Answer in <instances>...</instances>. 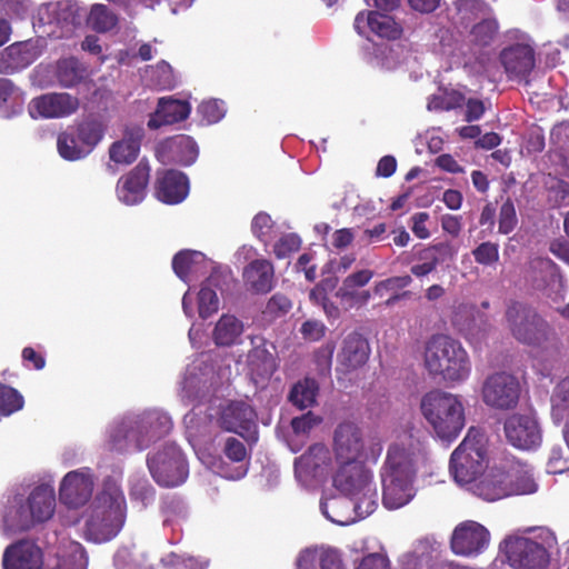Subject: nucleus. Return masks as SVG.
Listing matches in <instances>:
<instances>
[{
    "label": "nucleus",
    "mask_w": 569,
    "mask_h": 569,
    "mask_svg": "<svg viewBox=\"0 0 569 569\" xmlns=\"http://www.w3.org/2000/svg\"><path fill=\"white\" fill-rule=\"evenodd\" d=\"M157 159L163 164L191 166L199 156L196 140L187 134H178L161 141L156 149Z\"/></svg>",
    "instance_id": "7c9ffc66"
},
{
    "label": "nucleus",
    "mask_w": 569,
    "mask_h": 569,
    "mask_svg": "<svg viewBox=\"0 0 569 569\" xmlns=\"http://www.w3.org/2000/svg\"><path fill=\"white\" fill-rule=\"evenodd\" d=\"M301 247V239L296 233H286L273 244V253L278 259H286Z\"/></svg>",
    "instance_id": "774afa93"
},
{
    "label": "nucleus",
    "mask_w": 569,
    "mask_h": 569,
    "mask_svg": "<svg viewBox=\"0 0 569 569\" xmlns=\"http://www.w3.org/2000/svg\"><path fill=\"white\" fill-rule=\"evenodd\" d=\"M117 569H153L146 555L137 550L122 548L114 556Z\"/></svg>",
    "instance_id": "052dcab7"
},
{
    "label": "nucleus",
    "mask_w": 569,
    "mask_h": 569,
    "mask_svg": "<svg viewBox=\"0 0 569 569\" xmlns=\"http://www.w3.org/2000/svg\"><path fill=\"white\" fill-rule=\"evenodd\" d=\"M26 92L11 79L0 78V114L10 119L23 111Z\"/></svg>",
    "instance_id": "c03bdc74"
},
{
    "label": "nucleus",
    "mask_w": 569,
    "mask_h": 569,
    "mask_svg": "<svg viewBox=\"0 0 569 569\" xmlns=\"http://www.w3.org/2000/svg\"><path fill=\"white\" fill-rule=\"evenodd\" d=\"M57 149L60 157L68 161H77L89 156L73 127L58 136Z\"/></svg>",
    "instance_id": "49530a36"
},
{
    "label": "nucleus",
    "mask_w": 569,
    "mask_h": 569,
    "mask_svg": "<svg viewBox=\"0 0 569 569\" xmlns=\"http://www.w3.org/2000/svg\"><path fill=\"white\" fill-rule=\"evenodd\" d=\"M87 565L83 547L64 537L51 548L46 562L42 549L29 539L9 545L2 556L3 569H87Z\"/></svg>",
    "instance_id": "20e7f679"
},
{
    "label": "nucleus",
    "mask_w": 569,
    "mask_h": 569,
    "mask_svg": "<svg viewBox=\"0 0 569 569\" xmlns=\"http://www.w3.org/2000/svg\"><path fill=\"white\" fill-rule=\"evenodd\" d=\"M367 51L369 62L386 70H392L401 62L399 50L388 43H372Z\"/></svg>",
    "instance_id": "8fccbe9b"
},
{
    "label": "nucleus",
    "mask_w": 569,
    "mask_h": 569,
    "mask_svg": "<svg viewBox=\"0 0 569 569\" xmlns=\"http://www.w3.org/2000/svg\"><path fill=\"white\" fill-rule=\"evenodd\" d=\"M453 249L448 242H440L429 246L420 251L419 260L421 262L411 267V273L418 278L431 273L438 263L447 258H452Z\"/></svg>",
    "instance_id": "a18cd8bd"
},
{
    "label": "nucleus",
    "mask_w": 569,
    "mask_h": 569,
    "mask_svg": "<svg viewBox=\"0 0 569 569\" xmlns=\"http://www.w3.org/2000/svg\"><path fill=\"white\" fill-rule=\"evenodd\" d=\"M458 14L462 23H470L490 16V9L482 0H458Z\"/></svg>",
    "instance_id": "13d9d810"
},
{
    "label": "nucleus",
    "mask_w": 569,
    "mask_h": 569,
    "mask_svg": "<svg viewBox=\"0 0 569 569\" xmlns=\"http://www.w3.org/2000/svg\"><path fill=\"white\" fill-rule=\"evenodd\" d=\"M533 287L559 302L565 298V284L557 266L549 258H536L530 262Z\"/></svg>",
    "instance_id": "473e14b6"
},
{
    "label": "nucleus",
    "mask_w": 569,
    "mask_h": 569,
    "mask_svg": "<svg viewBox=\"0 0 569 569\" xmlns=\"http://www.w3.org/2000/svg\"><path fill=\"white\" fill-rule=\"evenodd\" d=\"M463 101L465 97L457 90H440L429 98L427 107L430 111L451 110L462 106Z\"/></svg>",
    "instance_id": "bf43d9fd"
},
{
    "label": "nucleus",
    "mask_w": 569,
    "mask_h": 569,
    "mask_svg": "<svg viewBox=\"0 0 569 569\" xmlns=\"http://www.w3.org/2000/svg\"><path fill=\"white\" fill-rule=\"evenodd\" d=\"M425 459V448L412 435L402 433L391 442L380 471L386 509H400L415 498L417 468Z\"/></svg>",
    "instance_id": "f257e3e1"
},
{
    "label": "nucleus",
    "mask_w": 569,
    "mask_h": 569,
    "mask_svg": "<svg viewBox=\"0 0 569 569\" xmlns=\"http://www.w3.org/2000/svg\"><path fill=\"white\" fill-rule=\"evenodd\" d=\"M321 513L332 523L349 526L360 519H365L355 508V501L347 496L322 497L320 501Z\"/></svg>",
    "instance_id": "58836bf2"
},
{
    "label": "nucleus",
    "mask_w": 569,
    "mask_h": 569,
    "mask_svg": "<svg viewBox=\"0 0 569 569\" xmlns=\"http://www.w3.org/2000/svg\"><path fill=\"white\" fill-rule=\"evenodd\" d=\"M54 510L56 493L49 483L36 486L27 498L10 493L2 502L1 530L7 536L27 531L51 519Z\"/></svg>",
    "instance_id": "423d86ee"
},
{
    "label": "nucleus",
    "mask_w": 569,
    "mask_h": 569,
    "mask_svg": "<svg viewBox=\"0 0 569 569\" xmlns=\"http://www.w3.org/2000/svg\"><path fill=\"white\" fill-rule=\"evenodd\" d=\"M44 50L43 39L14 42L0 50V74H14L33 63Z\"/></svg>",
    "instance_id": "cd10ccee"
},
{
    "label": "nucleus",
    "mask_w": 569,
    "mask_h": 569,
    "mask_svg": "<svg viewBox=\"0 0 569 569\" xmlns=\"http://www.w3.org/2000/svg\"><path fill=\"white\" fill-rule=\"evenodd\" d=\"M161 562L164 567L172 569H207L209 567V559L189 553L170 552L161 559Z\"/></svg>",
    "instance_id": "4d7b16f0"
},
{
    "label": "nucleus",
    "mask_w": 569,
    "mask_h": 569,
    "mask_svg": "<svg viewBox=\"0 0 569 569\" xmlns=\"http://www.w3.org/2000/svg\"><path fill=\"white\" fill-rule=\"evenodd\" d=\"M144 80L158 90H171L177 86V78L172 68L166 61L148 67L144 72Z\"/></svg>",
    "instance_id": "09e8293b"
},
{
    "label": "nucleus",
    "mask_w": 569,
    "mask_h": 569,
    "mask_svg": "<svg viewBox=\"0 0 569 569\" xmlns=\"http://www.w3.org/2000/svg\"><path fill=\"white\" fill-rule=\"evenodd\" d=\"M143 134L144 130L141 126H127L123 131V137L111 143L109 147L110 162L107 163V170L110 173H116L117 166H129L136 161L140 152Z\"/></svg>",
    "instance_id": "2f4dec72"
},
{
    "label": "nucleus",
    "mask_w": 569,
    "mask_h": 569,
    "mask_svg": "<svg viewBox=\"0 0 569 569\" xmlns=\"http://www.w3.org/2000/svg\"><path fill=\"white\" fill-rule=\"evenodd\" d=\"M170 415L160 408L131 411L114 418L106 429V446L118 453L141 452L172 429Z\"/></svg>",
    "instance_id": "7ed1b4c3"
},
{
    "label": "nucleus",
    "mask_w": 569,
    "mask_h": 569,
    "mask_svg": "<svg viewBox=\"0 0 569 569\" xmlns=\"http://www.w3.org/2000/svg\"><path fill=\"white\" fill-rule=\"evenodd\" d=\"M355 30L373 43L371 36L393 40L401 33L400 26L388 14L361 11L356 16Z\"/></svg>",
    "instance_id": "f704fd0d"
},
{
    "label": "nucleus",
    "mask_w": 569,
    "mask_h": 569,
    "mask_svg": "<svg viewBox=\"0 0 569 569\" xmlns=\"http://www.w3.org/2000/svg\"><path fill=\"white\" fill-rule=\"evenodd\" d=\"M333 487L355 501V508L362 517H368L378 507V492L372 471L361 462L337 465L332 475Z\"/></svg>",
    "instance_id": "9b49d317"
},
{
    "label": "nucleus",
    "mask_w": 569,
    "mask_h": 569,
    "mask_svg": "<svg viewBox=\"0 0 569 569\" xmlns=\"http://www.w3.org/2000/svg\"><path fill=\"white\" fill-rule=\"evenodd\" d=\"M452 323L471 342H478L489 328L487 319L477 306L467 302L456 308Z\"/></svg>",
    "instance_id": "c9c22d12"
},
{
    "label": "nucleus",
    "mask_w": 569,
    "mask_h": 569,
    "mask_svg": "<svg viewBox=\"0 0 569 569\" xmlns=\"http://www.w3.org/2000/svg\"><path fill=\"white\" fill-rule=\"evenodd\" d=\"M172 268L177 277L187 284H191L202 277L207 278L214 270L229 269L208 259L201 251L189 249L174 254Z\"/></svg>",
    "instance_id": "c85d7f7f"
},
{
    "label": "nucleus",
    "mask_w": 569,
    "mask_h": 569,
    "mask_svg": "<svg viewBox=\"0 0 569 569\" xmlns=\"http://www.w3.org/2000/svg\"><path fill=\"white\" fill-rule=\"evenodd\" d=\"M189 193L188 177L177 170L158 172L156 197L168 204L182 202Z\"/></svg>",
    "instance_id": "4c0bfd02"
},
{
    "label": "nucleus",
    "mask_w": 569,
    "mask_h": 569,
    "mask_svg": "<svg viewBox=\"0 0 569 569\" xmlns=\"http://www.w3.org/2000/svg\"><path fill=\"white\" fill-rule=\"evenodd\" d=\"M317 395V382L313 379L306 378L292 387L289 400L299 409H306L316 402Z\"/></svg>",
    "instance_id": "603ef678"
},
{
    "label": "nucleus",
    "mask_w": 569,
    "mask_h": 569,
    "mask_svg": "<svg viewBox=\"0 0 569 569\" xmlns=\"http://www.w3.org/2000/svg\"><path fill=\"white\" fill-rule=\"evenodd\" d=\"M211 410L218 416L220 429L238 433L248 441L257 440V415L250 403L243 400L211 402Z\"/></svg>",
    "instance_id": "6ab92c4d"
},
{
    "label": "nucleus",
    "mask_w": 569,
    "mask_h": 569,
    "mask_svg": "<svg viewBox=\"0 0 569 569\" xmlns=\"http://www.w3.org/2000/svg\"><path fill=\"white\" fill-rule=\"evenodd\" d=\"M490 467L486 436L475 428L469 429L450 457L449 469L455 482L476 496V487Z\"/></svg>",
    "instance_id": "6e6552de"
},
{
    "label": "nucleus",
    "mask_w": 569,
    "mask_h": 569,
    "mask_svg": "<svg viewBox=\"0 0 569 569\" xmlns=\"http://www.w3.org/2000/svg\"><path fill=\"white\" fill-rule=\"evenodd\" d=\"M251 231L253 236L268 246L279 236V226L272 220L271 216L264 211L258 212L251 221Z\"/></svg>",
    "instance_id": "864d4df0"
},
{
    "label": "nucleus",
    "mask_w": 569,
    "mask_h": 569,
    "mask_svg": "<svg viewBox=\"0 0 569 569\" xmlns=\"http://www.w3.org/2000/svg\"><path fill=\"white\" fill-rule=\"evenodd\" d=\"M361 288L346 287L341 284L337 291V297L346 303L349 308L361 307L368 303L371 293L368 290H360Z\"/></svg>",
    "instance_id": "338daca9"
},
{
    "label": "nucleus",
    "mask_w": 569,
    "mask_h": 569,
    "mask_svg": "<svg viewBox=\"0 0 569 569\" xmlns=\"http://www.w3.org/2000/svg\"><path fill=\"white\" fill-rule=\"evenodd\" d=\"M242 278L249 291L267 293L274 284V269L269 260L254 259L244 267Z\"/></svg>",
    "instance_id": "ea45409f"
},
{
    "label": "nucleus",
    "mask_w": 569,
    "mask_h": 569,
    "mask_svg": "<svg viewBox=\"0 0 569 569\" xmlns=\"http://www.w3.org/2000/svg\"><path fill=\"white\" fill-rule=\"evenodd\" d=\"M520 390L517 377L505 371L495 372L485 379L481 398L490 408L509 410L517 406Z\"/></svg>",
    "instance_id": "4be33fe9"
},
{
    "label": "nucleus",
    "mask_w": 569,
    "mask_h": 569,
    "mask_svg": "<svg viewBox=\"0 0 569 569\" xmlns=\"http://www.w3.org/2000/svg\"><path fill=\"white\" fill-rule=\"evenodd\" d=\"M370 355L368 341L357 332L348 335L341 345L338 353V370L341 372H351L362 367Z\"/></svg>",
    "instance_id": "e433bc0d"
},
{
    "label": "nucleus",
    "mask_w": 569,
    "mask_h": 569,
    "mask_svg": "<svg viewBox=\"0 0 569 569\" xmlns=\"http://www.w3.org/2000/svg\"><path fill=\"white\" fill-rule=\"evenodd\" d=\"M191 107L187 101L172 98H161L158 101L157 110L151 114L148 127L152 130L162 126L182 121L190 114Z\"/></svg>",
    "instance_id": "a19ab883"
},
{
    "label": "nucleus",
    "mask_w": 569,
    "mask_h": 569,
    "mask_svg": "<svg viewBox=\"0 0 569 569\" xmlns=\"http://www.w3.org/2000/svg\"><path fill=\"white\" fill-rule=\"evenodd\" d=\"M333 450L337 465L361 462V460L377 461L382 451L379 441H366L360 429L351 422L339 425L333 435Z\"/></svg>",
    "instance_id": "ddd939ff"
},
{
    "label": "nucleus",
    "mask_w": 569,
    "mask_h": 569,
    "mask_svg": "<svg viewBox=\"0 0 569 569\" xmlns=\"http://www.w3.org/2000/svg\"><path fill=\"white\" fill-rule=\"evenodd\" d=\"M217 382L213 367L203 357L197 358L186 369L180 396L188 401L202 399Z\"/></svg>",
    "instance_id": "bb28decb"
},
{
    "label": "nucleus",
    "mask_w": 569,
    "mask_h": 569,
    "mask_svg": "<svg viewBox=\"0 0 569 569\" xmlns=\"http://www.w3.org/2000/svg\"><path fill=\"white\" fill-rule=\"evenodd\" d=\"M557 549V536L548 527L517 529L499 543V551L512 569H547Z\"/></svg>",
    "instance_id": "39448f33"
},
{
    "label": "nucleus",
    "mask_w": 569,
    "mask_h": 569,
    "mask_svg": "<svg viewBox=\"0 0 569 569\" xmlns=\"http://www.w3.org/2000/svg\"><path fill=\"white\" fill-rule=\"evenodd\" d=\"M503 431L507 441L520 450L532 451L542 443V429L533 412L510 415L505 420Z\"/></svg>",
    "instance_id": "5701e85b"
},
{
    "label": "nucleus",
    "mask_w": 569,
    "mask_h": 569,
    "mask_svg": "<svg viewBox=\"0 0 569 569\" xmlns=\"http://www.w3.org/2000/svg\"><path fill=\"white\" fill-rule=\"evenodd\" d=\"M73 128L89 154L101 142L106 134L104 123L94 118L84 119Z\"/></svg>",
    "instance_id": "de8ad7c7"
},
{
    "label": "nucleus",
    "mask_w": 569,
    "mask_h": 569,
    "mask_svg": "<svg viewBox=\"0 0 569 569\" xmlns=\"http://www.w3.org/2000/svg\"><path fill=\"white\" fill-rule=\"evenodd\" d=\"M490 532L479 522L467 520L452 531L450 549L459 557L476 558L489 546Z\"/></svg>",
    "instance_id": "b1692460"
},
{
    "label": "nucleus",
    "mask_w": 569,
    "mask_h": 569,
    "mask_svg": "<svg viewBox=\"0 0 569 569\" xmlns=\"http://www.w3.org/2000/svg\"><path fill=\"white\" fill-rule=\"evenodd\" d=\"M250 342L251 349L246 360L248 376L256 387L263 388L277 370L274 346L262 337H252Z\"/></svg>",
    "instance_id": "a878e982"
},
{
    "label": "nucleus",
    "mask_w": 569,
    "mask_h": 569,
    "mask_svg": "<svg viewBox=\"0 0 569 569\" xmlns=\"http://www.w3.org/2000/svg\"><path fill=\"white\" fill-rule=\"evenodd\" d=\"M244 323L231 313H223L214 325L212 340L219 347H231L242 341Z\"/></svg>",
    "instance_id": "79ce46f5"
},
{
    "label": "nucleus",
    "mask_w": 569,
    "mask_h": 569,
    "mask_svg": "<svg viewBox=\"0 0 569 569\" xmlns=\"http://www.w3.org/2000/svg\"><path fill=\"white\" fill-rule=\"evenodd\" d=\"M217 453L218 448H214L206 455L202 453L199 460L212 472L228 480H240L248 473L249 462H233Z\"/></svg>",
    "instance_id": "37998d69"
},
{
    "label": "nucleus",
    "mask_w": 569,
    "mask_h": 569,
    "mask_svg": "<svg viewBox=\"0 0 569 569\" xmlns=\"http://www.w3.org/2000/svg\"><path fill=\"white\" fill-rule=\"evenodd\" d=\"M333 455L325 443H313L295 458L293 473L297 483L309 491L319 489L333 475Z\"/></svg>",
    "instance_id": "f8f14e48"
},
{
    "label": "nucleus",
    "mask_w": 569,
    "mask_h": 569,
    "mask_svg": "<svg viewBox=\"0 0 569 569\" xmlns=\"http://www.w3.org/2000/svg\"><path fill=\"white\" fill-rule=\"evenodd\" d=\"M78 8L67 0L42 3L33 17V28L42 37H69L78 23Z\"/></svg>",
    "instance_id": "f3484780"
},
{
    "label": "nucleus",
    "mask_w": 569,
    "mask_h": 569,
    "mask_svg": "<svg viewBox=\"0 0 569 569\" xmlns=\"http://www.w3.org/2000/svg\"><path fill=\"white\" fill-rule=\"evenodd\" d=\"M230 280H232L230 269L214 270L202 281L197 291L193 292L189 288L182 297L183 313L190 319L194 318L196 313L201 319H208L218 312L220 307L218 291H222L223 286Z\"/></svg>",
    "instance_id": "4468645a"
},
{
    "label": "nucleus",
    "mask_w": 569,
    "mask_h": 569,
    "mask_svg": "<svg viewBox=\"0 0 569 569\" xmlns=\"http://www.w3.org/2000/svg\"><path fill=\"white\" fill-rule=\"evenodd\" d=\"M127 501L121 488V473L103 480L101 489L80 517L61 516L64 526H77L80 535L94 543L116 538L124 526Z\"/></svg>",
    "instance_id": "f03ea898"
},
{
    "label": "nucleus",
    "mask_w": 569,
    "mask_h": 569,
    "mask_svg": "<svg viewBox=\"0 0 569 569\" xmlns=\"http://www.w3.org/2000/svg\"><path fill=\"white\" fill-rule=\"evenodd\" d=\"M500 62L509 80L528 83L535 68V50L531 40L522 36L500 52Z\"/></svg>",
    "instance_id": "393cba45"
},
{
    "label": "nucleus",
    "mask_w": 569,
    "mask_h": 569,
    "mask_svg": "<svg viewBox=\"0 0 569 569\" xmlns=\"http://www.w3.org/2000/svg\"><path fill=\"white\" fill-rule=\"evenodd\" d=\"M150 177L148 164L140 162L131 171L119 178L116 186L117 199L124 206H138L147 196Z\"/></svg>",
    "instance_id": "72a5a7b5"
},
{
    "label": "nucleus",
    "mask_w": 569,
    "mask_h": 569,
    "mask_svg": "<svg viewBox=\"0 0 569 569\" xmlns=\"http://www.w3.org/2000/svg\"><path fill=\"white\" fill-rule=\"evenodd\" d=\"M79 99L70 93L53 92L33 98L28 106L32 119H57L74 113Z\"/></svg>",
    "instance_id": "c756f323"
},
{
    "label": "nucleus",
    "mask_w": 569,
    "mask_h": 569,
    "mask_svg": "<svg viewBox=\"0 0 569 569\" xmlns=\"http://www.w3.org/2000/svg\"><path fill=\"white\" fill-rule=\"evenodd\" d=\"M498 24L490 16L479 20L472 26V40L480 46L489 44L497 33Z\"/></svg>",
    "instance_id": "0e129e2a"
},
{
    "label": "nucleus",
    "mask_w": 569,
    "mask_h": 569,
    "mask_svg": "<svg viewBox=\"0 0 569 569\" xmlns=\"http://www.w3.org/2000/svg\"><path fill=\"white\" fill-rule=\"evenodd\" d=\"M441 543L433 538L417 540L398 560L400 569H477L442 559Z\"/></svg>",
    "instance_id": "aec40b11"
},
{
    "label": "nucleus",
    "mask_w": 569,
    "mask_h": 569,
    "mask_svg": "<svg viewBox=\"0 0 569 569\" xmlns=\"http://www.w3.org/2000/svg\"><path fill=\"white\" fill-rule=\"evenodd\" d=\"M423 360L430 375L439 376L446 381H463L471 372L467 351L459 341L445 335L429 339Z\"/></svg>",
    "instance_id": "9d476101"
},
{
    "label": "nucleus",
    "mask_w": 569,
    "mask_h": 569,
    "mask_svg": "<svg viewBox=\"0 0 569 569\" xmlns=\"http://www.w3.org/2000/svg\"><path fill=\"white\" fill-rule=\"evenodd\" d=\"M96 480V473L88 467L67 472L59 485L60 502L69 510L84 507L92 499Z\"/></svg>",
    "instance_id": "412c9836"
},
{
    "label": "nucleus",
    "mask_w": 569,
    "mask_h": 569,
    "mask_svg": "<svg viewBox=\"0 0 569 569\" xmlns=\"http://www.w3.org/2000/svg\"><path fill=\"white\" fill-rule=\"evenodd\" d=\"M226 112L224 102L218 99L203 101L198 107V113L207 124L219 122L226 116Z\"/></svg>",
    "instance_id": "69168bd1"
},
{
    "label": "nucleus",
    "mask_w": 569,
    "mask_h": 569,
    "mask_svg": "<svg viewBox=\"0 0 569 569\" xmlns=\"http://www.w3.org/2000/svg\"><path fill=\"white\" fill-rule=\"evenodd\" d=\"M56 77L62 87L71 88L86 77V69L74 58L62 59L57 63Z\"/></svg>",
    "instance_id": "3c124183"
},
{
    "label": "nucleus",
    "mask_w": 569,
    "mask_h": 569,
    "mask_svg": "<svg viewBox=\"0 0 569 569\" xmlns=\"http://www.w3.org/2000/svg\"><path fill=\"white\" fill-rule=\"evenodd\" d=\"M476 496L493 502L512 496L533 495L539 490L533 468L520 461L493 462L476 487Z\"/></svg>",
    "instance_id": "0eeeda50"
},
{
    "label": "nucleus",
    "mask_w": 569,
    "mask_h": 569,
    "mask_svg": "<svg viewBox=\"0 0 569 569\" xmlns=\"http://www.w3.org/2000/svg\"><path fill=\"white\" fill-rule=\"evenodd\" d=\"M218 416L211 410V403L207 407L198 405L183 418L186 438L198 459L217 448L219 436Z\"/></svg>",
    "instance_id": "dca6fc26"
},
{
    "label": "nucleus",
    "mask_w": 569,
    "mask_h": 569,
    "mask_svg": "<svg viewBox=\"0 0 569 569\" xmlns=\"http://www.w3.org/2000/svg\"><path fill=\"white\" fill-rule=\"evenodd\" d=\"M88 23L98 32H107L117 24V17L104 4H94L90 10Z\"/></svg>",
    "instance_id": "680f3d73"
},
{
    "label": "nucleus",
    "mask_w": 569,
    "mask_h": 569,
    "mask_svg": "<svg viewBox=\"0 0 569 569\" xmlns=\"http://www.w3.org/2000/svg\"><path fill=\"white\" fill-rule=\"evenodd\" d=\"M551 416L556 423H560L569 416V376L558 382L551 397Z\"/></svg>",
    "instance_id": "5fc2aeb1"
},
{
    "label": "nucleus",
    "mask_w": 569,
    "mask_h": 569,
    "mask_svg": "<svg viewBox=\"0 0 569 569\" xmlns=\"http://www.w3.org/2000/svg\"><path fill=\"white\" fill-rule=\"evenodd\" d=\"M154 488L142 473H132L129 478V495L133 501L140 502L143 507L154 500Z\"/></svg>",
    "instance_id": "6e6d98bb"
},
{
    "label": "nucleus",
    "mask_w": 569,
    "mask_h": 569,
    "mask_svg": "<svg viewBox=\"0 0 569 569\" xmlns=\"http://www.w3.org/2000/svg\"><path fill=\"white\" fill-rule=\"evenodd\" d=\"M423 418L443 441L455 440L466 423L461 397L440 390L427 392L420 401Z\"/></svg>",
    "instance_id": "1a4fd4ad"
},
{
    "label": "nucleus",
    "mask_w": 569,
    "mask_h": 569,
    "mask_svg": "<svg viewBox=\"0 0 569 569\" xmlns=\"http://www.w3.org/2000/svg\"><path fill=\"white\" fill-rule=\"evenodd\" d=\"M147 466L154 481L162 487L180 486L189 475L187 459L173 442L166 443L156 452L149 453Z\"/></svg>",
    "instance_id": "2eb2a0df"
},
{
    "label": "nucleus",
    "mask_w": 569,
    "mask_h": 569,
    "mask_svg": "<svg viewBox=\"0 0 569 569\" xmlns=\"http://www.w3.org/2000/svg\"><path fill=\"white\" fill-rule=\"evenodd\" d=\"M22 395L12 387L0 385V416L8 417L23 408Z\"/></svg>",
    "instance_id": "e2e57ef3"
},
{
    "label": "nucleus",
    "mask_w": 569,
    "mask_h": 569,
    "mask_svg": "<svg viewBox=\"0 0 569 569\" xmlns=\"http://www.w3.org/2000/svg\"><path fill=\"white\" fill-rule=\"evenodd\" d=\"M506 321L512 336L521 343L540 346L548 339V323L526 303L510 302L506 309Z\"/></svg>",
    "instance_id": "a211bd4d"
}]
</instances>
